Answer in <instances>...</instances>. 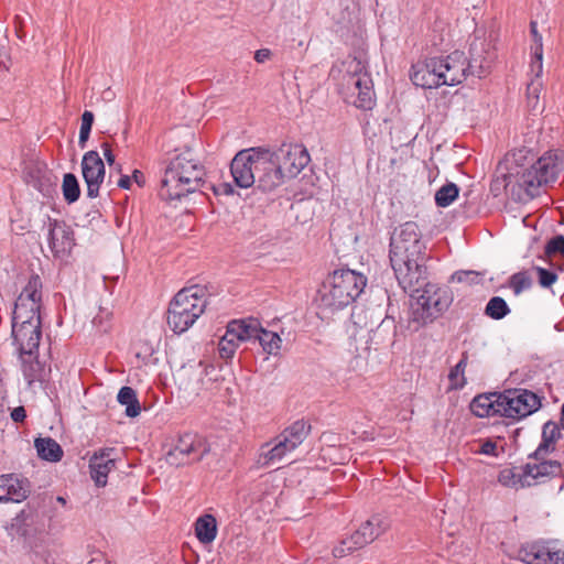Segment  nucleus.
Segmentation results:
<instances>
[{
	"label": "nucleus",
	"instance_id": "f3484780",
	"mask_svg": "<svg viewBox=\"0 0 564 564\" xmlns=\"http://www.w3.org/2000/svg\"><path fill=\"white\" fill-rule=\"evenodd\" d=\"M47 240L54 256L69 253L75 245L74 231L65 221L48 219Z\"/></svg>",
	"mask_w": 564,
	"mask_h": 564
},
{
	"label": "nucleus",
	"instance_id": "774afa93",
	"mask_svg": "<svg viewBox=\"0 0 564 564\" xmlns=\"http://www.w3.org/2000/svg\"><path fill=\"white\" fill-rule=\"evenodd\" d=\"M560 422H561V426L564 429V416H561Z\"/></svg>",
	"mask_w": 564,
	"mask_h": 564
},
{
	"label": "nucleus",
	"instance_id": "58836bf2",
	"mask_svg": "<svg viewBox=\"0 0 564 564\" xmlns=\"http://www.w3.org/2000/svg\"><path fill=\"white\" fill-rule=\"evenodd\" d=\"M359 542V539L356 538V533L354 532L350 536L343 539L339 544L333 549L334 556L340 558L364 547L362 543Z\"/></svg>",
	"mask_w": 564,
	"mask_h": 564
},
{
	"label": "nucleus",
	"instance_id": "f257e3e1",
	"mask_svg": "<svg viewBox=\"0 0 564 564\" xmlns=\"http://www.w3.org/2000/svg\"><path fill=\"white\" fill-rule=\"evenodd\" d=\"M204 176V166L187 149L176 154L166 165L159 195L163 200L170 203L181 200L203 186Z\"/></svg>",
	"mask_w": 564,
	"mask_h": 564
},
{
	"label": "nucleus",
	"instance_id": "9b49d317",
	"mask_svg": "<svg viewBox=\"0 0 564 564\" xmlns=\"http://www.w3.org/2000/svg\"><path fill=\"white\" fill-rule=\"evenodd\" d=\"M263 148H250L238 152L231 161L230 172L235 183L241 188H248L256 183L257 171L260 161V152Z\"/></svg>",
	"mask_w": 564,
	"mask_h": 564
},
{
	"label": "nucleus",
	"instance_id": "49530a36",
	"mask_svg": "<svg viewBox=\"0 0 564 564\" xmlns=\"http://www.w3.org/2000/svg\"><path fill=\"white\" fill-rule=\"evenodd\" d=\"M541 87L542 83L540 79L532 80L527 87L528 102L533 109H535L539 104Z\"/></svg>",
	"mask_w": 564,
	"mask_h": 564
},
{
	"label": "nucleus",
	"instance_id": "4c0bfd02",
	"mask_svg": "<svg viewBox=\"0 0 564 564\" xmlns=\"http://www.w3.org/2000/svg\"><path fill=\"white\" fill-rule=\"evenodd\" d=\"M459 188L454 183L443 185L435 193V203L438 207L449 206L458 196Z\"/></svg>",
	"mask_w": 564,
	"mask_h": 564
},
{
	"label": "nucleus",
	"instance_id": "4d7b16f0",
	"mask_svg": "<svg viewBox=\"0 0 564 564\" xmlns=\"http://www.w3.org/2000/svg\"><path fill=\"white\" fill-rule=\"evenodd\" d=\"M101 149H102V151H104V156H105L106 162H107L109 165L115 164V154L112 153V151H111V148H110L109 143L104 142V143L101 144Z\"/></svg>",
	"mask_w": 564,
	"mask_h": 564
},
{
	"label": "nucleus",
	"instance_id": "473e14b6",
	"mask_svg": "<svg viewBox=\"0 0 564 564\" xmlns=\"http://www.w3.org/2000/svg\"><path fill=\"white\" fill-rule=\"evenodd\" d=\"M117 400L126 406L124 413L127 416L135 417L140 414L141 405L135 391L131 387H122L118 392Z\"/></svg>",
	"mask_w": 564,
	"mask_h": 564
},
{
	"label": "nucleus",
	"instance_id": "ea45409f",
	"mask_svg": "<svg viewBox=\"0 0 564 564\" xmlns=\"http://www.w3.org/2000/svg\"><path fill=\"white\" fill-rule=\"evenodd\" d=\"M359 542V539L356 538V533L354 532L350 536L343 539L339 544L333 549L334 556L340 558L364 547L362 543Z\"/></svg>",
	"mask_w": 564,
	"mask_h": 564
},
{
	"label": "nucleus",
	"instance_id": "13d9d810",
	"mask_svg": "<svg viewBox=\"0 0 564 564\" xmlns=\"http://www.w3.org/2000/svg\"><path fill=\"white\" fill-rule=\"evenodd\" d=\"M271 56V51L269 48H260L258 51H256L254 53V59L258 62V63H264L265 61H268Z\"/></svg>",
	"mask_w": 564,
	"mask_h": 564
},
{
	"label": "nucleus",
	"instance_id": "6e6d98bb",
	"mask_svg": "<svg viewBox=\"0 0 564 564\" xmlns=\"http://www.w3.org/2000/svg\"><path fill=\"white\" fill-rule=\"evenodd\" d=\"M10 416L13 422L21 423L26 417V411H25L24 406H22V405L17 406L11 411Z\"/></svg>",
	"mask_w": 564,
	"mask_h": 564
},
{
	"label": "nucleus",
	"instance_id": "f03ea898",
	"mask_svg": "<svg viewBox=\"0 0 564 564\" xmlns=\"http://www.w3.org/2000/svg\"><path fill=\"white\" fill-rule=\"evenodd\" d=\"M467 57L464 52L454 51L446 56H434L414 66L411 79L422 88L455 86L466 79Z\"/></svg>",
	"mask_w": 564,
	"mask_h": 564
},
{
	"label": "nucleus",
	"instance_id": "4be33fe9",
	"mask_svg": "<svg viewBox=\"0 0 564 564\" xmlns=\"http://www.w3.org/2000/svg\"><path fill=\"white\" fill-rule=\"evenodd\" d=\"M12 336L19 352L39 351L42 337L41 325L12 326Z\"/></svg>",
	"mask_w": 564,
	"mask_h": 564
},
{
	"label": "nucleus",
	"instance_id": "a19ab883",
	"mask_svg": "<svg viewBox=\"0 0 564 564\" xmlns=\"http://www.w3.org/2000/svg\"><path fill=\"white\" fill-rule=\"evenodd\" d=\"M359 542V539L356 538V533L354 532L350 536L343 539L339 544L333 549L334 556L340 558L364 547L362 543Z\"/></svg>",
	"mask_w": 564,
	"mask_h": 564
},
{
	"label": "nucleus",
	"instance_id": "4468645a",
	"mask_svg": "<svg viewBox=\"0 0 564 564\" xmlns=\"http://www.w3.org/2000/svg\"><path fill=\"white\" fill-rule=\"evenodd\" d=\"M272 153L288 177L296 176L310 162V154L302 144L284 143Z\"/></svg>",
	"mask_w": 564,
	"mask_h": 564
},
{
	"label": "nucleus",
	"instance_id": "e433bc0d",
	"mask_svg": "<svg viewBox=\"0 0 564 564\" xmlns=\"http://www.w3.org/2000/svg\"><path fill=\"white\" fill-rule=\"evenodd\" d=\"M510 313L507 302L500 296H494L486 305L485 314L492 319H501Z\"/></svg>",
	"mask_w": 564,
	"mask_h": 564
},
{
	"label": "nucleus",
	"instance_id": "cd10ccee",
	"mask_svg": "<svg viewBox=\"0 0 564 564\" xmlns=\"http://www.w3.org/2000/svg\"><path fill=\"white\" fill-rule=\"evenodd\" d=\"M7 477L6 481V498L7 502H21L25 500L30 494V485L26 479H20L14 475H3Z\"/></svg>",
	"mask_w": 564,
	"mask_h": 564
},
{
	"label": "nucleus",
	"instance_id": "864d4df0",
	"mask_svg": "<svg viewBox=\"0 0 564 564\" xmlns=\"http://www.w3.org/2000/svg\"><path fill=\"white\" fill-rule=\"evenodd\" d=\"M531 70L535 73L536 79H539L543 70V51H540V55L538 52H531Z\"/></svg>",
	"mask_w": 564,
	"mask_h": 564
},
{
	"label": "nucleus",
	"instance_id": "603ef678",
	"mask_svg": "<svg viewBox=\"0 0 564 564\" xmlns=\"http://www.w3.org/2000/svg\"><path fill=\"white\" fill-rule=\"evenodd\" d=\"M499 481L503 486L508 487H520L519 474H514L511 470H503L499 475Z\"/></svg>",
	"mask_w": 564,
	"mask_h": 564
},
{
	"label": "nucleus",
	"instance_id": "a878e982",
	"mask_svg": "<svg viewBox=\"0 0 564 564\" xmlns=\"http://www.w3.org/2000/svg\"><path fill=\"white\" fill-rule=\"evenodd\" d=\"M388 528L389 522L387 519L380 516H373L365 523H362L355 533L356 538L360 541L359 543H362L365 546L384 533Z\"/></svg>",
	"mask_w": 564,
	"mask_h": 564
},
{
	"label": "nucleus",
	"instance_id": "39448f33",
	"mask_svg": "<svg viewBox=\"0 0 564 564\" xmlns=\"http://www.w3.org/2000/svg\"><path fill=\"white\" fill-rule=\"evenodd\" d=\"M420 292L414 294L409 317V327L414 332L440 317L452 302L448 292L434 283L425 284Z\"/></svg>",
	"mask_w": 564,
	"mask_h": 564
},
{
	"label": "nucleus",
	"instance_id": "7c9ffc66",
	"mask_svg": "<svg viewBox=\"0 0 564 564\" xmlns=\"http://www.w3.org/2000/svg\"><path fill=\"white\" fill-rule=\"evenodd\" d=\"M29 324L42 325L40 307H32L25 304L15 303L12 316V326H29Z\"/></svg>",
	"mask_w": 564,
	"mask_h": 564
},
{
	"label": "nucleus",
	"instance_id": "3c124183",
	"mask_svg": "<svg viewBox=\"0 0 564 564\" xmlns=\"http://www.w3.org/2000/svg\"><path fill=\"white\" fill-rule=\"evenodd\" d=\"M530 33L532 36L531 52H538L540 55V51H543V40L538 31V23L535 21H531L530 23Z\"/></svg>",
	"mask_w": 564,
	"mask_h": 564
},
{
	"label": "nucleus",
	"instance_id": "5fc2aeb1",
	"mask_svg": "<svg viewBox=\"0 0 564 564\" xmlns=\"http://www.w3.org/2000/svg\"><path fill=\"white\" fill-rule=\"evenodd\" d=\"M274 442L276 443L279 448H281V452L283 453V456H285L288 453H291V452H293L295 449V447L291 443H289L288 438H285L281 434H279L274 438Z\"/></svg>",
	"mask_w": 564,
	"mask_h": 564
},
{
	"label": "nucleus",
	"instance_id": "2eb2a0df",
	"mask_svg": "<svg viewBox=\"0 0 564 564\" xmlns=\"http://www.w3.org/2000/svg\"><path fill=\"white\" fill-rule=\"evenodd\" d=\"M82 172L87 185V196L96 198L106 173L105 163L97 151L90 150L84 154Z\"/></svg>",
	"mask_w": 564,
	"mask_h": 564
},
{
	"label": "nucleus",
	"instance_id": "e2e57ef3",
	"mask_svg": "<svg viewBox=\"0 0 564 564\" xmlns=\"http://www.w3.org/2000/svg\"><path fill=\"white\" fill-rule=\"evenodd\" d=\"M6 481H7V477H4L3 475H0V503L7 502V498L4 497L6 496Z\"/></svg>",
	"mask_w": 564,
	"mask_h": 564
},
{
	"label": "nucleus",
	"instance_id": "9d476101",
	"mask_svg": "<svg viewBox=\"0 0 564 564\" xmlns=\"http://www.w3.org/2000/svg\"><path fill=\"white\" fill-rule=\"evenodd\" d=\"M391 265L399 285L410 293L411 297H414L415 293H420L421 289L425 288V284H430L426 282L424 259L392 262Z\"/></svg>",
	"mask_w": 564,
	"mask_h": 564
},
{
	"label": "nucleus",
	"instance_id": "bf43d9fd",
	"mask_svg": "<svg viewBox=\"0 0 564 564\" xmlns=\"http://www.w3.org/2000/svg\"><path fill=\"white\" fill-rule=\"evenodd\" d=\"M497 449L496 443L491 441L485 442L480 447V453L486 455H495Z\"/></svg>",
	"mask_w": 564,
	"mask_h": 564
},
{
	"label": "nucleus",
	"instance_id": "de8ad7c7",
	"mask_svg": "<svg viewBox=\"0 0 564 564\" xmlns=\"http://www.w3.org/2000/svg\"><path fill=\"white\" fill-rule=\"evenodd\" d=\"M533 270L536 271L539 283L542 288H550L557 280V275L553 271L546 270L538 265L533 267Z\"/></svg>",
	"mask_w": 564,
	"mask_h": 564
},
{
	"label": "nucleus",
	"instance_id": "1a4fd4ad",
	"mask_svg": "<svg viewBox=\"0 0 564 564\" xmlns=\"http://www.w3.org/2000/svg\"><path fill=\"white\" fill-rule=\"evenodd\" d=\"M207 452L205 442L193 433L181 435L173 447L166 453V462L172 466H182L198 462Z\"/></svg>",
	"mask_w": 564,
	"mask_h": 564
},
{
	"label": "nucleus",
	"instance_id": "a18cd8bd",
	"mask_svg": "<svg viewBox=\"0 0 564 564\" xmlns=\"http://www.w3.org/2000/svg\"><path fill=\"white\" fill-rule=\"evenodd\" d=\"M112 313L107 308H100L98 314L93 318V324L100 332L106 333L110 328V319Z\"/></svg>",
	"mask_w": 564,
	"mask_h": 564
},
{
	"label": "nucleus",
	"instance_id": "ddd939ff",
	"mask_svg": "<svg viewBox=\"0 0 564 564\" xmlns=\"http://www.w3.org/2000/svg\"><path fill=\"white\" fill-rule=\"evenodd\" d=\"M256 162L259 164L256 180L259 188L271 192L283 184L286 174L269 149L263 148L260 152V161Z\"/></svg>",
	"mask_w": 564,
	"mask_h": 564
},
{
	"label": "nucleus",
	"instance_id": "b1692460",
	"mask_svg": "<svg viewBox=\"0 0 564 564\" xmlns=\"http://www.w3.org/2000/svg\"><path fill=\"white\" fill-rule=\"evenodd\" d=\"M541 436V443L538 448L529 455V458H543L555 451V443L562 436L560 426L553 421H547L542 427Z\"/></svg>",
	"mask_w": 564,
	"mask_h": 564
},
{
	"label": "nucleus",
	"instance_id": "338daca9",
	"mask_svg": "<svg viewBox=\"0 0 564 564\" xmlns=\"http://www.w3.org/2000/svg\"><path fill=\"white\" fill-rule=\"evenodd\" d=\"M388 326V323L386 321H383L380 326L378 327V332H382L386 329V327Z\"/></svg>",
	"mask_w": 564,
	"mask_h": 564
},
{
	"label": "nucleus",
	"instance_id": "20e7f679",
	"mask_svg": "<svg viewBox=\"0 0 564 564\" xmlns=\"http://www.w3.org/2000/svg\"><path fill=\"white\" fill-rule=\"evenodd\" d=\"M208 304L204 286L192 285L176 293L167 311V324L175 334H182L194 325Z\"/></svg>",
	"mask_w": 564,
	"mask_h": 564
},
{
	"label": "nucleus",
	"instance_id": "aec40b11",
	"mask_svg": "<svg viewBox=\"0 0 564 564\" xmlns=\"http://www.w3.org/2000/svg\"><path fill=\"white\" fill-rule=\"evenodd\" d=\"M247 328L246 319L231 321L228 324L227 330L219 341V354L221 358H231L239 344L241 341H248L246 335L248 334Z\"/></svg>",
	"mask_w": 564,
	"mask_h": 564
},
{
	"label": "nucleus",
	"instance_id": "37998d69",
	"mask_svg": "<svg viewBox=\"0 0 564 564\" xmlns=\"http://www.w3.org/2000/svg\"><path fill=\"white\" fill-rule=\"evenodd\" d=\"M467 66H468V69L466 72V78L468 76H475V77L481 78L482 76L486 75V73L489 68V63L487 62V59L485 57H481L480 55L475 56L471 53L470 59L467 58Z\"/></svg>",
	"mask_w": 564,
	"mask_h": 564
},
{
	"label": "nucleus",
	"instance_id": "6e6552de",
	"mask_svg": "<svg viewBox=\"0 0 564 564\" xmlns=\"http://www.w3.org/2000/svg\"><path fill=\"white\" fill-rule=\"evenodd\" d=\"M501 416L521 420L541 408V399L527 389L506 390L500 393Z\"/></svg>",
	"mask_w": 564,
	"mask_h": 564
},
{
	"label": "nucleus",
	"instance_id": "bb28decb",
	"mask_svg": "<svg viewBox=\"0 0 564 564\" xmlns=\"http://www.w3.org/2000/svg\"><path fill=\"white\" fill-rule=\"evenodd\" d=\"M42 301V280L37 274H32L18 296L17 304H25L32 307L41 308Z\"/></svg>",
	"mask_w": 564,
	"mask_h": 564
},
{
	"label": "nucleus",
	"instance_id": "69168bd1",
	"mask_svg": "<svg viewBox=\"0 0 564 564\" xmlns=\"http://www.w3.org/2000/svg\"><path fill=\"white\" fill-rule=\"evenodd\" d=\"M4 70H8V66L6 64V62L0 58V72H4Z\"/></svg>",
	"mask_w": 564,
	"mask_h": 564
},
{
	"label": "nucleus",
	"instance_id": "c756f323",
	"mask_svg": "<svg viewBox=\"0 0 564 564\" xmlns=\"http://www.w3.org/2000/svg\"><path fill=\"white\" fill-rule=\"evenodd\" d=\"M37 455L47 462L56 463L63 457L61 445L51 437H40L34 442Z\"/></svg>",
	"mask_w": 564,
	"mask_h": 564
},
{
	"label": "nucleus",
	"instance_id": "72a5a7b5",
	"mask_svg": "<svg viewBox=\"0 0 564 564\" xmlns=\"http://www.w3.org/2000/svg\"><path fill=\"white\" fill-rule=\"evenodd\" d=\"M281 448L276 445L274 440L261 446L260 453L257 458L258 467L265 468L279 463L283 458Z\"/></svg>",
	"mask_w": 564,
	"mask_h": 564
},
{
	"label": "nucleus",
	"instance_id": "f8f14e48",
	"mask_svg": "<svg viewBox=\"0 0 564 564\" xmlns=\"http://www.w3.org/2000/svg\"><path fill=\"white\" fill-rule=\"evenodd\" d=\"M534 462L525 464L519 473L520 487H531L546 480L558 477L563 474L562 465L558 460L543 458H532Z\"/></svg>",
	"mask_w": 564,
	"mask_h": 564
},
{
	"label": "nucleus",
	"instance_id": "c9c22d12",
	"mask_svg": "<svg viewBox=\"0 0 564 564\" xmlns=\"http://www.w3.org/2000/svg\"><path fill=\"white\" fill-rule=\"evenodd\" d=\"M62 191L64 199L68 204L75 203L80 195V188L76 176L72 173H66L63 178Z\"/></svg>",
	"mask_w": 564,
	"mask_h": 564
},
{
	"label": "nucleus",
	"instance_id": "7ed1b4c3",
	"mask_svg": "<svg viewBox=\"0 0 564 564\" xmlns=\"http://www.w3.org/2000/svg\"><path fill=\"white\" fill-rule=\"evenodd\" d=\"M367 279L350 269L335 270L318 291L319 307L329 312L343 310L361 294Z\"/></svg>",
	"mask_w": 564,
	"mask_h": 564
},
{
	"label": "nucleus",
	"instance_id": "0e129e2a",
	"mask_svg": "<svg viewBox=\"0 0 564 564\" xmlns=\"http://www.w3.org/2000/svg\"><path fill=\"white\" fill-rule=\"evenodd\" d=\"M46 181L48 183V185H51V177H46ZM40 192H42L44 195H48L50 194V186L47 187H39Z\"/></svg>",
	"mask_w": 564,
	"mask_h": 564
},
{
	"label": "nucleus",
	"instance_id": "6ab92c4d",
	"mask_svg": "<svg viewBox=\"0 0 564 564\" xmlns=\"http://www.w3.org/2000/svg\"><path fill=\"white\" fill-rule=\"evenodd\" d=\"M247 321V340L258 343L264 352L278 355L281 349L282 340L278 333L264 329L257 319Z\"/></svg>",
	"mask_w": 564,
	"mask_h": 564
},
{
	"label": "nucleus",
	"instance_id": "a211bd4d",
	"mask_svg": "<svg viewBox=\"0 0 564 564\" xmlns=\"http://www.w3.org/2000/svg\"><path fill=\"white\" fill-rule=\"evenodd\" d=\"M351 97L356 96L352 104L360 109L370 110L375 106L372 80L366 73L350 75L347 80Z\"/></svg>",
	"mask_w": 564,
	"mask_h": 564
},
{
	"label": "nucleus",
	"instance_id": "052dcab7",
	"mask_svg": "<svg viewBox=\"0 0 564 564\" xmlns=\"http://www.w3.org/2000/svg\"><path fill=\"white\" fill-rule=\"evenodd\" d=\"M132 178L129 175H121L118 181V186L122 189H129L131 187Z\"/></svg>",
	"mask_w": 564,
	"mask_h": 564
},
{
	"label": "nucleus",
	"instance_id": "f704fd0d",
	"mask_svg": "<svg viewBox=\"0 0 564 564\" xmlns=\"http://www.w3.org/2000/svg\"><path fill=\"white\" fill-rule=\"evenodd\" d=\"M468 364V354H462L460 360L451 369L448 380L452 389H463L466 384L465 369Z\"/></svg>",
	"mask_w": 564,
	"mask_h": 564
},
{
	"label": "nucleus",
	"instance_id": "423d86ee",
	"mask_svg": "<svg viewBox=\"0 0 564 564\" xmlns=\"http://www.w3.org/2000/svg\"><path fill=\"white\" fill-rule=\"evenodd\" d=\"M563 170L564 154L547 152L522 172L518 183L530 197H535L540 187L555 182Z\"/></svg>",
	"mask_w": 564,
	"mask_h": 564
},
{
	"label": "nucleus",
	"instance_id": "0eeeda50",
	"mask_svg": "<svg viewBox=\"0 0 564 564\" xmlns=\"http://www.w3.org/2000/svg\"><path fill=\"white\" fill-rule=\"evenodd\" d=\"M426 246L414 221H406L395 228L390 238V262L425 259Z\"/></svg>",
	"mask_w": 564,
	"mask_h": 564
},
{
	"label": "nucleus",
	"instance_id": "dca6fc26",
	"mask_svg": "<svg viewBox=\"0 0 564 564\" xmlns=\"http://www.w3.org/2000/svg\"><path fill=\"white\" fill-rule=\"evenodd\" d=\"M525 564H564V547L556 544H532L519 551Z\"/></svg>",
	"mask_w": 564,
	"mask_h": 564
},
{
	"label": "nucleus",
	"instance_id": "c03bdc74",
	"mask_svg": "<svg viewBox=\"0 0 564 564\" xmlns=\"http://www.w3.org/2000/svg\"><path fill=\"white\" fill-rule=\"evenodd\" d=\"M94 123V113L91 111H84L82 115V124L79 130V140L78 144L82 149L86 147V142L89 138L91 126Z\"/></svg>",
	"mask_w": 564,
	"mask_h": 564
},
{
	"label": "nucleus",
	"instance_id": "8fccbe9b",
	"mask_svg": "<svg viewBox=\"0 0 564 564\" xmlns=\"http://www.w3.org/2000/svg\"><path fill=\"white\" fill-rule=\"evenodd\" d=\"M480 279V273L476 271H457L453 274V280L467 284L478 283Z\"/></svg>",
	"mask_w": 564,
	"mask_h": 564
},
{
	"label": "nucleus",
	"instance_id": "412c9836",
	"mask_svg": "<svg viewBox=\"0 0 564 564\" xmlns=\"http://www.w3.org/2000/svg\"><path fill=\"white\" fill-rule=\"evenodd\" d=\"M115 448H104L89 459L90 476L98 487L107 485L108 474L115 468Z\"/></svg>",
	"mask_w": 564,
	"mask_h": 564
},
{
	"label": "nucleus",
	"instance_id": "c85d7f7f",
	"mask_svg": "<svg viewBox=\"0 0 564 564\" xmlns=\"http://www.w3.org/2000/svg\"><path fill=\"white\" fill-rule=\"evenodd\" d=\"M195 534L200 543H212L217 536L216 518L209 513L198 517L195 521Z\"/></svg>",
	"mask_w": 564,
	"mask_h": 564
},
{
	"label": "nucleus",
	"instance_id": "680f3d73",
	"mask_svg": "<svg viewBox=\"0 0 564 564\" xmlns=\"http://www.w3.org/2000/svg\"><path fill=\"white\" fill-rule=\"evenodd\" d=\"M139 186H143L145 183L144 175L141 171L134 170L132 176H130Z\"/></svg>",
	"mask_w": 564,
	"mask_h": 564
},
{
	"label": "nucleus",
	"instance_id": "2f4dec72",
	"mask_svg": "<svg viewBox=\"0 0 564 564\" xmlns=\"http://www.w3.org/2000/svg\"><path fill=\"white\" fill-rule=\"evenodd\" d=\"M311 432V425L304 420H297L280 434L288 438L295 448L301 445Z\"/></svg>",
	"mask_w": 564,
	"mask_h": 564
},
{
	"label": "nucleus",
	"instance_id": "79ce46f5",
	"mask_svg": "<svg viewBox=\"0 0 564 564\" xmlns=\"http://www.w3.org/2000/svg\"><path fill=\"white\" fill-rule=\"evenodd\" d=\"M532 278L527 271H520L509 278V288L514 295L521 294L523 291L532 286Z\"/></svg>",
	"mask_w": 564,
	"mask_h": 564
},
{
	"label": "nucleus",
	"instance_id": "393cba45",
	"mask_svg": "<svg viewBox=\"0 0 564 564\" xmlns=\"http://www.w3.org/2000/svg\"><path fill=\"white\" fill-rule=\"evenodd\" d=\"M500 398V393L477 395L470 403V410L478 417L501 416Z\"/></svg>",
	"mask_w": 564,
	"mask_h": 564
},
{
	"label": "nucleus",
	"instance_id": "09e8293b",
	"mask_svg": "<svg viewBox=\"0 0 564 564\" xmlns=\"http://www.w3.org/2000/svg\"><path fill=\"white\" fill-rule=\"evenodd\" d=\"M555 253H563L564 254V236L557 235L553 237L545 246V254L552 256Z\"/></svg>",
	"mask_w": 564,
	"mask_h": 564
},
{
	"label": "nucleus",
	"instance_id": "5701e85b",
	"mask_svg": "<svg viewBox=\"0 0 564 564\" xmlns=\"http://www.w3.org/2000/svg\"><path fill=\"white\" fill-rule=\"evenodd\" d=\"M21 371L28 386L41 382L45 377V366L39 360V351L19 352Z\"/></svg>",
	"mask_w": 564,
	"mask_h": 564
}]
</instances>
